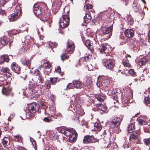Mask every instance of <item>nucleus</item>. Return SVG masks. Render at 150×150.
<instances>
[{
  "label": "nucleus",
  "mask_w": 150,
  "mask_h": 150,
  "mask_svg": "<svg viewBox=\"0 0 150 150\" xmlns=\"http://www.w3.org/2000/svg\"><path fill=\"white\" fill-rule=\"evenodd\" d=\"M60 132L66 136L69 137V140L70 142L72 143L76 141L77 134L74 129L62 128L60 130Z\"/></svg>",
  "instance_id": "f257e3e1"
},
{
  "label": "nucleus",
  "mask_w": 150,
  "mask_h": 150,
  "mask_svg": "<svg viewBox=\"0 0 150 150\" xmlns=\"http://www.w3.org/2000/svg\"><path fill=\"white\" fill-rule=\"evenodd\" d=\"M29 85H32L33 88L30 89L29 91V95L30 96L31 98H36L40 95L41 93L40 90L36 87L39 85L37 82H35L32 84L30 83Z\"/></svg>",
  "instance_id": "f03ea898"
},
{
  "label": "nucleus",
  "mask_w": 150,
  "mask_h": 150,
  "mask_svg": "<svg viewBox=\"0 0 150 150\" xmlns=\"http://www.w3.org/2000/svg\"><path fill=\"white\" fill-rule=\"evenodd\" d=\"M112 27H105L102 26L100 30V34L105 39L110 38L112 35Z\"/></svg>",
  "instance_id": "7ed1b4c3"
},
{
  "label": "nucleus",
  "mask_w": 150,
  "mask_h": 150,
  "mask_svg": "<svg viewBox=\"0 0 150 150\" xmlns=\"http://www.w3.org/2000/svg\"><path fill=\"white\" fill-rule=\"evenodd\" d=\"M21 14V8L19 5H16L14 13L11 14L8 16L10 21H13L17 20Z\"/></svg>",
  "instance_id": "20e7f679"
},
{
  "label": "nucleus",
  "mask_w": 150,
  "mask_h": 150,
  "mask_svg": "<svg viewBox=\"0 0 150 150\" xmlns=\"http://www.w3.org/2000/svg\"><path fill=\"white\" fill-rule=\"evenodd\" d=\"M33 12L36 16L39 18L44 14V9L37 4H35L33 7Z\"/></svg>",
  "instance_id": "39448f33"
},
{
  "label": "nucleus",
  "mask_w": 150,
  "mask_h": 150,
  "mask_svg": "<svg viewBox=\"0 0 150 150\" xmlns=\"http://www.w3.org/2000/svg\"><path fill=\"white\" fill-rule=\"evenodd\" d=\"M69 18L68 14L63 15L60 18L59 23L60 27L62 28L67 27L69 24Z\"/></svg>",
  "instance_id": "423d86ee"
},
{
  "label": "nucleus",
  "mask_w": 150,
  "mask_h": 150,
  "mask_svg": "<svg viewBox=\"0 0 150 150\" xmlns=\"http://www.w3.org/2000/svg\"><path fill=\"white\" fill-rule=\"evenodd\" d=\"M99 140L95 138L93 135H87L85 136L83 140V142L85 144L94 143L98 142Z\"/></svg>",
  "instance_id": "0eeeda50"
},
{
  "label": "nucleus",
  "mask_w": 150,
  "mask_h": 150,
  "mask_svg": "<svg viewBox=\"0 0 150 150\" xmlns=\"http://www.w3.org/2000/svg\"><path fill=\"white\" fill-rule=\"evenodd\" d=\"M102 62L104 64L107 69H110L111 70H113L115 64L113 60H108L107 59H103L102 60Z\"/></svg>",
  "instance_id": "6e6552de"
},
{
  "label": "nucleus",
  "mask_w": 150,
  "mask_h": 150,
  "mask_svg": "<svg viewBox=\"0 0 150 150\" xmlns=\"http://www.w3.org/2000/svg\"><path fill=\"white\" fill-rule=\"evenodd\" d=\"M67 43V45L65 51V53L72 54L74 50V44L73 42L71 41H68Z\"/></svg>",
  "instance_id": "1a4fd4ad"
},
{
  "label": "nucleus",
  "mask_w": 150,
  "mask_h": 150,
  "mask_svg": "<svg viewBox=\"0 0 150 150\" xmlns=\"http://www.w3.org/2000/svg\"><path fill=\"white\" fill-rule=\"evenodd\" d=\"M28 111L30 113H34L39 110L38 104H28Z\"/></svg>",
  "instance_id": "9d476101"
},
{
  "label": "nucleus",
  "mask_w": 150,
  "mask_h": 150,
  "mask_svg": "<svg viewBox=\"0 0 150 150\" xmlns=\"http://www.w3.org/2000/svg\"><path fill=\"white\" fill-rule=\"evenodd\" d=\"M110 81L108 79H103L102 80L101 83L99 81H98L97 83V85L98 87H100L101 86L103 87L104 89L106 88H108V86L109 85Z\"/></svg>",
  "instance_id": "9b49d317"
},
{
  "label": "nucleus",
  "mask_w": 150,
  "mask_h": 150,
  "mask_svg": "<svg viewBox=\"0 0 150 150\" xmlns=\"http://www.w3.org/2000/svg\"><path fill=\"white\" fill-rule=\"evenodd\" d=\"M94 108L96 110H98L99 109L103 111L105 113H106L108 112V108L106 106L105 104H94Z\"/></svg>",
  "instance_id": "f8f14e48"
},
{
  "label": "nucleus",
  "mask_w": 150,
  "mask_h": 150,
  "mask_svg": "<svg viewBox=\"0 0 150 150\" xmlns=\"http://www.w3.org/2000/svg\"><path fill=\"white\" fill-rule=\"evenodd\" d=\"M139 135L137 133L132 134L130 137L129 140L137 144L140 143V139L139 138Z\"/></svg>",
  "instance_id": "ddd939ff"
},
{
  "label": "nucleus",
  "mask_w": 150,
  "mask_h": 150,
  "mask_svg": "<svg viewBox=\"0 0 150 150\" xmlns=\"http://www.w3.org/2000/svg\"><path fill=\"white\" fill-rule=\"evenodd\" d=\"M121 120L119 117L115 118L112 122V125L113 126L115 130L119 129V125Z\"/></svg>",
  "instance_id": "4468645a"
},
{
  "label": "nucleus",
  "mask_w": 150,
  "mask_h": 150,
  "mask_svg": "<svg viewBox=\"0 0 150 150\" xmlns=\"http://www.w3.org/2000/svg\"><path fill=\"white\" fill-rule=\"evenodd\" d=\"M76 105H77V104H71V106L72 108V105L73 106V109L76 111V113L79 115V116H83L84 113L83 110L82 108H80L79 107H75L74 106H76Z\"/></svg>",
  "instance_id": "2eb2a0df"
},
{
  "label": "nucleus",
  "mask_w": 150,
  "mask_h": 150,
  "mask_svg": "<svg viewBox=\"0 0 150 150\" xmlns=\"http://www.w3.org/2000/svg\"><path fill=\"white\" fill-rule=\"evenodd\" d=\"M1 73L6 76H9L11 75L10 69L7 67H2L0 69Z\"/></svg>",
  "instance_id": "dca6fc26"
},
{
  "label": "nucleus",
  "mask_w": 150,
  "mask_h": 150,
  "mask_svg": "<svg viewBox=\"0 0 150 150\" xmlns=\"http://www.w3.org/2000/svg\"><path fill=\"white\" fill-rule=\"evenodd\" d=\"M11 69L14 72L19 74L20 73V69L19 66L15 62H13L11 65Z\"/></svg>",
  "instance_id": "f3484780"
},
{
  "label": "nucleus",
  "mask_w": 150,
  "mask_h": 150,
  "mask_svg": "<svg viewBox=\"0 0 150 150\" xmlns=\"http://www.w3.org/2000/svg\"><path fill=\"white\" fill-rule=\"evenodd\" d=\"M39 18L43 21H46L49 24L52 21L51 17L49 16V14H48L45 15H43Z\"/></svg>",
  "instance_id": "a211bd4d"
},
{
  "label": "nucleus",
  "mask_w": 150,
  "mask_h": 150,
  "mask_svg": "<svg viewBox=\"0 0 150 150\" xmlns=\"http://www.w3.org/2000/svg\"><path fill=\"white\" fill-rule=\"evenodd\" d=\"M21 62L23 65L27 66L30 69L31 62L30 59L25 57H23L21 59Z\"/></svg>",
  "instance_id": "6ab92c4d"
},
{
  "label": "nucleus",
  "mask_w": 150,
  "mask_h": 150,
  "mask_svg": "<svg viewBox=\"0 0 150 150\" xmlns=\"http://www.w3.org/2000/svg\"><path fill=\"white\" fill-rule=\"evenodd\" d=\"M124 33L126 37L130 38L134 35V31L132 29H127L125 31Z\"/></svg>",
  "instance_id": "aec40b11"
},
{
  "label": "nucleus",
  "mask_w": 150,
  "mask_h": 150,
  "mask_svg": "<svg viewBox=\"0 0 150 150\" xmlns=\"http://www.w3.org/2000/svg\"><path fill=\"white\" fill-rule=\"evenodd\" d=\"M11 91V89L9 87H3L2 90V94L5 96H8L10 95Z\"/></svg>",
  "instance_id": "412c9836"
},
{
  "label": "nucleus",
  "mask_w": 150,
  "mask_h": 150,
  "mask_svg": "<svg viewBox=\"0 0 150 150\" xmlns=\"http://www.w3.org/2000/svg\"><path fill=\"white\" fill-rule=\"evenodd\" d=\"M119 92H120V90L119 89H114L113 88H110V90L108 91L107 94L109 96L112 95L113 94H115L117 93H119L120 94Z\"/></svg>",
  "instance_id": "4be33fe9"
},
{
  "label": "nucleus",
  "mask_w": 150,
  "mask_h": 150,
  "mask_svg": "<svg viewBox=\"0 0 150 150\" xmlns=\"http://www.w3.org/2000/svg\"><path fill=\"white\" fill-rule=\"evenodd\" d=\"M73 83L77 88L81 89L83 87V85L79 81L77 80L73 81Z\"/></svg>",
  "instance_id": "5701e85b"
},
{
  "label": "nucleus",
  "mask_w": 150,
  "mask_h": 150,
  "mask_svg": "<svg viewBox=\"0 0 150 150\" xmlns=\"http://www.w3.org/2000/svg\"><path fill=\"white\" fill-rule=\"evenodd\" d=\"M61 5V2L58 0H54L52 4V8H57V10H59Z\"/></svg>",
  "instance_id": "b1692460"
},
{
  "label": "nucleus",
  "mask_w": 150,
  "mask_h": 150,
  "mask_svg": "<svg viewBox=\"0 0 150 150\" xmlns=\"http://www.w3.org/2000/svg\"><path fill=\"white\" fill-rule=\"evenodd\" d=\"M91 17L90 13H86L85 16L84 17V22L86 23H88L91 21Z\"/></svg>",
  "instance_id": "393cba45"
},
{
  "label": "nucleus",
  "mask_w": 150,
  "mask_h": 150,
  "mask_svg": "<svg viewBox=\"0 0 150 150\" xmlns=\"http://www.w3.org/2000/svg\"><path fill=\"white\" fill-rule=\"evenodd\" d=\"M10 142L9 138L7 137H4L2 141V143L4 146L9 145Z\"/></svg>",
  "instance_id": "a878e982"
},
{
  "label": "nucleus",
  "mask_w": 150,
  "mask_h": 150,
  "mask_svg": "<svg viewBox=\"0 0 150 150\" xmlns=\"http://www.w3.org/2000/svg\"><path fill=\"white\" fill-rule=\"evenodd\" d=\"M25 40L24 41L25 44H27V45H31V43L32 42V40L31 39V37L28 35L25 37Z\"/></svg>",
  "instance_id": "bb28decb"
},
{
  "label": "nucleus",
  "mask_w": 150,
  "mask_h": 150,
  "mask_svg": "<svg viewBox=\"0 0 150 150\" xmlns=\"http://www.w3.org/2000/svg\"><path fill=\"white\" fill-rule=\"evenodd\" d=\"M85 45L89 49L91 50L93 49V45L92 44L91 42L88 40H86L85 43Z\"/></svg>",
  "instance_id": "cd10ccee"
},
{
  "label": "nucleus",
  "mask_w": 150,
  "mask_h": 150,
  "mask_svg": "<svg viewBox=\"0 0 150 150\" xmlns=\"http://www.w3.org/2000/svg\"><path fill=\"white\" fill-rule=\"evenodd\" d=\"M148 62V60L145 58H143L139 61L138 64L140 66L145 65Z\"/></svg>",
  "instance_id": "c85d7f7f"
},
{
  "label": "nucleus",
  "mask_w": 150,
  "mask_h": 150,
  "mask_svg": "<svg viewBox=\"0 0 150 150\" xmlns=\"http://www.w3.org/2000/svg\"><path fill=\"white\" fill-rule=\"evenodd\" d=\"M106 96L105 95H97L96 96V98L97 99L99 102H103L105 99Z\"/></svg>",
  "instance_id": "c756f323"
},
{
  "label": "nucleus",
  "mask_w": 150,
  "mask_h": 150,
  "mask_svg": "<svg viewBox=\"0 0 150 150\" xmlns=\"http://www.w3.org/2000/svg\"><path fill=\"white\" fill-rule=\"evenodd\" d=\"M49 48L48 50L50 52L51 50H52V48L53 47H56L57 46V44L55 42H49Z\"/></svg>",
  "instance_id": "7c9ffc66"
},
{
  "label": "nucleus",
  "mask_w": 150,
  "mask_h": 150,
  "mask_svg": "<svg viewBox=\"0 0 150 150\" xmlns=\"http://www.w3.org/2000/svg\"><path fill=\"white\" fill-rule=\"evenodd\" d=\"M126 71L128 74V75H127V76L131 75L134 76H136V73L134 72V70L133 69H130L129 70L127 69Z\"/></svg>",
  "instance_id": "2f4dec72"
},
{
  "label": "nucleus",
  "mask_w": 150,
  "mask_h": 150,
  "mask_svg": "<svg viewBox=\"0 0 150 150\" xmlns=\"http://www.w3.org/2000/svg\"><path fill=\"white\" fill-rule=\"evenodd\" d=\"M0 40L1 42V44L2 46L5 45L8 42L7 38L5 37L1 38Z\"/></svg>",
  "instance_id": "473e14b6"
},
{
  "label": "nucleus",
  "mask_w": 150,
  "mask_h": 150,
  "mask_svg": "<svg viewBox=\"0 0 150 150\" xmlns=\"http://www.w3.org/2000/svg\"><path fill=\"white\" fill-rule=\"evenodd\" d=\"M94 128L97 129L98 131H100L102 129V127L101 124L100 123L96 122L94 124Z\"/></svg>",
  "instance_id": "72a5a7b5"
},
{
  "label": "nucleus",
  "mask_w": 150,
  "mask_h": 150,
  "mask_svg": "<svg viewBox=\"0 0 150 150\" xmlns=\"http://www.w3.org/2000/svg\"><path fill=\"white\" fill-rule=\"evenodd\" d=\"M134 130V126L133 124H130L128 125L127 130L129 133L132 132Z\"/></svg>",
  "instance_id": "f704fd0d"
},
{
  "label": "nucleus",
  "mask_w": 150,
  "mask_h": 150,
  "mask_svg": "<svg viewBox=\"0 0 150 150\" xmlns=\"http://www.w3.org/2000/svg\"><path fill=\"white\" fill-rule=\"evenodd\" d=\"M54 80H55V78H50V81H49L47 83V88L48 89H49L51 87V85L53 84V81Z\"/></svg>",
  "instance_id": "c9c22d12"
},
{
  "label": "nucleus",
  "mask_w": 150,
  "mask_h": 150,
  "mask_svg": "<svg viewBox=\"0 0 150 150\" xmlns=\"http://www.w3.org/2000/svg\"><path fill=\"white\" fill-rule=\"evenodd\" d=\"M107 47L105 45H103L100 46V52L101 53H105V51L106 50Z\"/></svg>",
  "instance_id": "e433bc0d"
},
{
  "label": "nucleus",
  "mask_w": 150,
  "mask_h": 150,
  "mask_svg": "<svg viewBox=\"0 0 150 150\" xmlns=\"http://www.w3.org/2000/svg\"><path fill=\"white\" fill-rule=\"evenodd\" d=\"M21 30H13L11 31H9L8 33L13 35H15L17 33H20Z\"/></svg>",
  "instance_id": "4c0bfd02"
},
{
  "label": "nucleus",
  "mask_w": 150,
  "mask_h": 150,
  "mask_svg": "<svg viewBox=\"0 0 150 150\" xmlns=\"http://www.w3.org/2000/svg\"><path fill=\"white\" fill-rule=\"evenodd\" d=\"M122 64L125 67H128L129 66V61L127 59H123Z\"/></svg>",
  "instance_id": "58836bf2"
},
{
  "label": "nucleus",
  "mask_w": 150,
  "mask_h": 150,
  "mask_svg": "<svg viewBox=\"0 0 150 150\" xmlns=\"http://www.w3.org/2000/svg\"><path fill=\"white\" fill-rule=\"evenodd\" d=\"M4 62H8L9 60V59L8 57V56L7 55L4 54L2 56Z\"/></svg>",
  "instance_id": "ea45409f"
},
{
  "label": "nucleus",
  "mask_w": 150,
  "mask_h": 150,
  "mask_svg": "<svg viewBox=\"0 0 150 150\" xmlns=\"http://www.w3.org/2000/svg\"><path fill=\"white\" fill-rule=\"evenodd\" d=\"M137 120L139 124L140 125H144L146 124V122L144 120L138 118L137 119Z\"/></svg>",
  "instance_id": "a19ab883"
},
{
  "label": "nucleus",
  "mask_w": 150,
  "mask_h": 150,
  "mask_svg": "<svg viewBox=\"0 0 150 150\" xmlns=\"http://www.w3.org/2000/svg\"><path fill=\"white\" fill-rule=\"evenodd\" d=\"M43 120L44 122H50L53 121L52 119L51 118L48 117H44Z\"/></svg>",
  "instance_id": "79ce46f5"
},
{
  "label": "nucleus",
  "mask_w": 150,
  "mask_h": 150,
  "mask_svg": "<svg viewBox=\"0 0 150 150\" xmlns=\"http://www.w3.org/2000/svg\"><path fill=\"white\" fill-rule=\"evenodd\" d=\"M43 66L46 69H49L51 66V65L50 63L47 62L43 64Z\"/></svg>",
  "instance_id": "37998d69"
},
{
  "label": "nucleus",
  "mask_w": 150,
  "mask_h": 150,
  "mask_svg": "<svg viewBox=\"0 0 150 150\" xmlns=\"http://www.w3.org/2000/svg\"><path fill=\"white\" fill-rule=\"evenodd\" d=\"M71 100L73 103H79V102L77 101L78 100V99L77 98H76L75 97V96H73L71 98Z\"/></svg>",
  "instance_id": "c03bdc74"
},
{
  "label": "nucleus",
  "mask_w": 150,
  "mask_h": 150,
  "mask_svg": "<svg viewBox=\"0 0 150 150\" xmlns=\"http://www.w3.org/2000/svg\"><path fill=\"white\" fill-rule=\"evenodd\" d=\"M32 73L35 76H39L40 73V72L38 69L35 70L34 72H32Z\"/></svg>",
  "instance_id": "a18cd8bd"
},
{
  "label": "nucleus",
  "mask_w": 150,
  "mask_h": 150,
  "mask_svg": "<svg viewBox=\"0 0 150 150\" xmlns=\"http://www.w3.org/2000/svg\"><path fill=\"white\" fill-rule=\"evenodd\" d=\"M61 59L62 60L68 59L69 56L66 54H63L61 56Z\"/></svg>",
  "instance_id": "49530a36"
},
{
  "label": "nucleus",
  "mask_w": 150,
  "mask_h": 150,
  "mask_svg": "<svg viewBox=\"0 0 150 150\" xmlns=\"http://www.w3.org/2000/svg\"><path fill=\"white\" fill-rule=\"evenodd\" d=\"M118 94L119 93H117L115 94V96H113V100H115L116 101V102H114V103H116L118 102Z\"/></svg>",
  "instance_id": "de8ad7c7"
},
{
  "label": "nucleus",
  "mask_w": 150,
  "mask_h": 150,
  "mask_svg": "<svg viewBox=\"0 0 150 150\" xmlns=\"http://www.w3.org/2000/svg\"><path fill=\"white\" fill-rule=\"evenodd\" d=\"M16 149L17 150H26L25 148L19 145L16 146Z\"/></svg>",
  "instance_id": "09e8293b"
},
{
  "label": "nucleus",
  "mask_w": 150,
  "mask_h": 150,
  "mask_svg": "<svg viewBox=\"0 0 150 150\" xmlns=\"http://www.w3.org/2000/svg\"><path fill=\"white\" fill-rule=\"evenodd\" d=\"M122 147L124 149V150H130V149L129 147V145L128 144L124 145Z\"/></svg>",
  "instance_id": "8fccbe9b"
},
{
  "label": "nucleus",
  "mask_w": 150,
  "mask_h": 150,
  "mask_svg": "<svg viewBox=\"0 0 150 150\" xmlns=\"http://www.w3.org/2000/svg\"><path fill=\"white\" fill-rule=\"evenodd\" d=\"M14 137L15 140L17 141L20 140L21 139V137L18 135L14 136Z\"/></svg>",
  "instance_id": "3c124183"
},
{
  "label": "nucleus",
  "mask_w": 150,
  "mask_h": 150,
  "mask_svg": "<svg viewBox=\"0 0 150 150\" xmlns=\"http://www.w3.org/2000/svg\"><path fill=\"white\" fill-rule=\"evenodd\" d=\"M145 103H150V99L149 97H146L144 98Z\"/></svg>",
  "instance_id": "603ef678"
},
{
  "label": "nucleus",
  "mask_w": 150,
  "mask_h": 150,
  "mask_svg": "<svg viewBox=\"0 0 150 150\" xmlns=\"http://www.w3.org/2000/svg\"><path fill=\"white\" fill-rule=\"evenodd\" d=\"M86 8L87 10L91 9L93 7V6L88 3L86 5Z\"/></svg>",
  "instance_id": "864d4df0"
},
{
  "label": "nucleus",
  "mask_w": 150,
  "mask_h": 150,
  "mask_svg": "<svg viewBox=\"0 0 150 150\" xmlns=\"http://www.w3.org/2000/svg\"><path fill=\"white\" fill-rule=\"evenodd\" d=\"M59 10H57V8H53L52 9V12L53 14H55Z\"/></svg>",
  "instance_id": "5fc2aeb1"
},
{
  "label": "nucleus",
  "mask_w": 150,
  "mask_h": 150,
  "mask_svg": "<svg viewBox=\"0 0 150 150\" xmlns=\"http://www.w3.org/2000/svg\"><path fill=\"white\" fill-rule=\"evenodd\" d=\"M55 71L57 72L59 74H60L61 72V70L59 66H58L57 68H55Z\"/></svg>",
  "instance_id": "6e6d98bb"
},
{
  "label": "nucleus",
  "mask_w": 150,
  "mask_h": 150,
  "mask_svg": "<svg viewBox=\"0 0 150 150\" xmlns=\"http://www.w3.org/2000/svg\"><path fill=\"white\" fill-rule=\"evenodd\" d=\"M38 80H39V82L41 83H42L43 81L42 77L40 75L39 76Z\"/></svg>",
  "instance_id": "4d7b16f0"
},
{
  "label": "nucleus",
  "mask_w": 150,
  "mask_h": 150,
  "mask_svg": "<svg viewBox=\"0 0 150 150\" xmlns=\"http://www.w3.org/2000/svg\"><path fill=\"white\" fill-rule=\"evenodd\" d=\"M30 141L32 143L33 146L35 148V146H36V143L35 141L33 139H32L31 138H30Z\"/></svg>",
  "instance_id": "13d9d810"
},
{
  "label": "nucleus",
  "mask_w": 150,
  "mask_h": 150,
  "mask_svg": "<svg viewBox=\"0 0 150 150\" xmlns=\"http://www.w3.org/2000/svg\"><path fill=\"white\" fill-rule=\"evenodd\" d=\"M20 51L21 52H24L25 53V48L23 46V47H21V48L20 49Z\"/></svg>",
  "instance_id": "bf43d9fd"
},
{
  "label": "nucleus",
  "mask_w": 150,
  "mask_h": 150,
  "mask_svg": "<svg viewBox=\"0 0 150 150\" xmlns=\"http://www.w3.org/2000/svg\"><path fill=\"white\" fill-rule=\"evenodd\" d=\"M5 14V11L4 10H2L0 8V14H2L3 15V16Z\"/></svg>",
  "instance_id": "052dcab7"
},
{
  "label": "nucleus",
  "mask_w": 150,
  "mask_h": 150,
  "mask_svg": "<svg viewBox=\"0 0 150 150\" xmlns=\"http://www.w3.org/2000/svg\"><path fill=\"white\" fill-rule=\"evenodd\" d=\"M126 71L127 69H125L124 71L121 72V74H125L126 76H127V75H128V73Z\"/></svg>",
  "instance_id": "680f3d73"
},
{
  "label": "nucleus",
  "mask_w": 150,
  "mask_h": 150,
  "mask_svg": "<svg viewBox=\"0 0 150 150\" xmlns=\"http://www.w3.org/2000/svg\"><path fill=\"white\" fill-rule=\"evenodd\" d=\"M72 84L71 83H69L67 86V88H72Z\"/></svg>",
  "instance_id": "e2e57ef3"
},
{
  "label": "nucleus",
  "mask_w": 150,
  "mask_h": 150,
  "mask_svg": "<svg viewBox=\"0 0 150 150\" xmlns=\"http://www.w3.org/2000/svg\"><path fill=\"white\" fill-rule=\"evenodd\" d=\"M82 125L85 126L86 127H88V124L87 122H83L82 123Z\"/></svg>",
  "instance_id": "0e129e2a"
},
{
  "label": "nucleus",
  "mask_w": 150,
  "mask_h": 150,
  "mask_svg": "<svg viewBox=\"0 0 150 150\" xmlns=\"http://www.w3.org/2000/svg\"><path fill=\"white\" fill-rule=\"evenodd\" d=\"M3 62H4L3 61V59L2 56L0 57V64H1Z\"/></svg>",
  "instance_id": "69168bd1"
},
{
  "label": "nucleus",
  "mask_w": 150,
  "mask_h": 150,
  "mask_svg": "<svg viewBox=\"0 0 150 150\" xmlns=\"http://www.w3.org/2000/svg\"><path fill=\"white\" fill-rule=\"evenodd\" d=\"M17 4V0H14V2H13L12 3V5L13 6H15L16 5V4Z\"/></svg>",
  "instance_id": "338daca9"
},
{
  "label": "nucleus",
  "mask_w": 150,
  "mask_h": 150,
  "mask_svg": "<svg viewBox=\"0 0 150 150\" xmlns=\"http://www.w3.org/2000/svg\"><path fill=\"white\" fill-rule=\"evenodd\" d=\"M45 150H54L51 148L49 147H47L46 148Z\"/></svg>",
  "instance_id": "774afa93"
}]
</instances>
